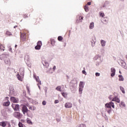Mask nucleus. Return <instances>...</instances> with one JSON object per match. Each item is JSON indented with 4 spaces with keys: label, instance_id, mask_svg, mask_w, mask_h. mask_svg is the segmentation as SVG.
Listing matches in <instances>:
<instances>
[{
    "label": "nucleus",
    "instance_id": "1",
    "mask_svg": "<svg viewBox=\"0 0 127 127\" xmlns=\"http://www.w3.org/2000/svg\"><path fill=\"white\" fill-rule=\"evenodd\" d=\"M112 107L113 109H115V104L113 102H110L105 104L106 110L108 114H110L112 112Z\"/></svg>",
    "mask_w": 127,
    "mask_h": 127
},
{
    "label": "nucleus",
    "instance_id": "2",
    "mask_svg": "<svg viewBox=\"0 0 127 127\" xmlns=\"http://www.w3.org/2000/svg\"><path fill=\"white\" fill-rule=\"evenodd\" d=\"M41 46H42V42L39 41L37 43V46L35 47V49H36V50H40V48H41Z\"/></svg>",
    "mask_w": 127,
    "mask_h": 127
},
{
    "label": "nucleus",
    "instance_id": "3",
    "mask_svg": "<svg viewBox=\"0 0 127 127\" xmlns=\"http://www.w3.org/2000/svg\"><path fill=\"white\" fill-rule=\"evenodd\" d=\"M27 37L26 36V34H25V33L21 34L20 36L21 41H22L23 42H24V41H26Z\"/></svg>",
    "mask_w": 127,
    "mask_h": 127
},
{
    "label": "nucleus",
    "instance_id": "4",
    "mask_svg": "<svg viewBox=\"0 0 127 127\" xmlns=\"http://www.w3.org/2000/svg\"><path fill=\"white\" fill-rule=\"evenodd\" d=\"M34 77L35 78L36 81L38 82V87L40 89V85H41V81L39 80V77L36 76L34 75Z\"/></svg>",
    "mask_w": 127,
    "mask_h": 127
},
{
    "label": "nucleus",
    "instance_id": "5",
    "mask_svg": "<svg viewBox=\"0 0 127 127\" xmlns=\"http://www.w3.org/2000/svg\"><path fill=\"white\" fill-rule=\"evenodd\" d=\"M22 112L23 115H25L26 113H28V109H27V107H26V106L25 105L23 106Z\"/></svg>",
    "mask_w": 127,
    "mask_h": 127
},
{
    "label": "nucleus",
    "instance_id": "6",
    "mask_svg": "<svg viewBox=\"0 0 127 127\" xmlns=\"http://www.w3.org/2000/svg\"><path fill=\"white\" fill-rule=\"evenodd\" d=\"M12 108L14 111H18L19 110V105L18 104H12Z\"/></svg>",
    "mask_w": 127,
    "mask_h": 127
},
{
    "label": "nucleus",
    "instance_id": "7",
    "mask_svg": "<svg viewBox=\"0 0 127 127\" xmlns=\"http://www.w3.org/2000/svg\"><path fill=\"white\" fill-rule=\"evenodd\" d=\"M13 115L14 117H15V118H17V119H19V118L21 117V114L18 112H15L13 114Z\"/></svg>",
    "mask_w": 127,
    "mask_h": 127
},
{
    "label": "nucleus",
    "instance_id": "8",
    "mask_svg": "<svg viewBox=\"0 0 127 127\" xmlns=\"http://www.w3.org/2000/svg\"><path fill=\"white\" fill-rule=\"evenodd\" d=\"M72 103L70 102H67L65 104L64 107L67 109L70 108L72 107Z\"/></svg>",
    "mask_w": 127,
    "mask_h": 127
},
{
    "label": "nucleus",
    "instance_id": "9",
    "mask_svg": "<svg viewBox=\"0 0 127 127\" xmlns=\"http://www.w3.org/2000/svg\"><path fill=\"white\" fill-rule=\"evenodd\" d=\"M111 76L112 77H114V76H115V75H116V69H115L114 67H112L111 69Z\"/></svg>",
    "mask_w": 127,
    "mask_h": 127
},
{
    "label": "nucleus",
    "instance_id": "10",
    "mask_svg": "<svg viewBox=\"0 0 127 127\" xmlns=\"http://www.w3.org/2000/svg\"><path fill=\"white\" fill-rule=\"evenodd\" d=\"M4 63H5V64H6L7 65H10V60H9V59H8V58H5L4 59Z\"/></svg>",
    "mask_w": 127,
    "mask_h": 127
},
{
    "label": "nucleus",
    "instance_id": "11",
    "mask_svg": "<svg viewBox=\"0 0 127 127\" xmlns=\"http://www.w3.org/2000/svg\"><path fill=\"white\" fill-rule=\"evenodd\" d=\"M9 92H10V94H14V88H13V86H12V85L10 86Z\"/></svg>",
    "mask_w": 127,
    "mask_h": 127
},
{
    "label": "nucleus",
    "instance_id": "12",
    "mask_svg": "<svg viewBox=\"0 0 127 127\" xmlns=\"http://www.w3.org/2000/svg\"><path fill=\"white\" fill-rule=\"evenodd\" d=\"M112 101V102H116L117 103H119L120 102V99H119V98L117 97L113 98Z\"/></svg>",
    "mask_w": 127,
    "mask_h": 127
},
{
    "label": "nucleus",
    "instance_id": "13",
    "mask_svg": "<svg viewBox=\"0 0 127 127\" xmlns=\"http://www.w3.org/2000/svg\"><path fill=\"white\" fill-rule=\"evenodd\" d=\"M10 101L13 103H18L17 99H15V97H11L10 98Z\"/></svg>",
    "mask_w": 127,
    "mask_h": 127
},
{
    "label": "nucleus",
    "instance_id": "14",
    "mask_svg": "<svg viewBox=\"0 0 127 127\" xmlns=\"http://www.w3.org/2000/svg\"><path fill=\"white\" fill-rule=\"evenodd\" d=\"M20 75H21V76H24V68H21L20 69Z\"/></svg>",
    "mask_w": 127,
    "mask_h": 127
},
{
    "label": "nucleus",
    "instance_id": "15",
    "mask_svg": "<svg viewBox=\"0 0 127 127\" xmlns=\"http://www.w3.org/2000/svg\"><path fill=\"white\" fill-rule=\"evenodd\" d=\"M17 78L19 80V81H21L22 82V80L23 79V77H21L19 74H17Z\"/></svg>",
    "mask_w": 127,
    "mask_h": 127
},
{
    "label": "nucleus",
    "instance_id": "16",
    "mask_svg": "<svg viewBox=\"0 0 127 127\" xmlns=\"http://www.w3.org/2000/svg\"><path fill=\"white\" fill-rule=\"evenodd\" d=\"M43 65H44V66H45V67H46L47 68V67L49 66V64L46 61H44Z\"/></svg>",
    "mask_w": 127,
    "mask_h": 127
},
{
    "label": "nucleus",
    "instance_id": "17",
    "mask_svg": "<svg viewBox=\"0 0 127 127\" xmlns=\"http://www.w3.org/2000/svg\"><path fill=\"white\" fill-rule=\"evenodd\" d=\"M28 108H29V110H31V111H34L35 110L36 108L35 107H32L30 105H27Z\"/></svg>",
    "mask_w": 127,
    "mask_h": 127
},
{
    "label": "nucleus",
    "instance_id": "18",
    "mask_svg": "<svg viewBox=\"0 0 127 127\" xmlns=\"http://www.w3.org/2000/svg\"><path fill=\"white\" fill-rule=\"evenodd\" d=\"M120 107L121 108L126 107V104H125V102L121 101V104L119 105Z\"/></svg>",
    "mask_w": 127,
    "mask_h": 127
},
{
    "label": "nucleus",
    "instance_id": "19",
    "mask_svg": "<svg viewBox=\"0 0 127 127\" xmlns=\"http://www.w3.org/2000/svg\"><path fill=\"white\" fill-rule=\"evenodd\" d=\"M4 49H5L4 47L2 45L0 44V50L1 51H4Z\"/></svg>",
    "mask_w": 127,
    "mask_h": 127
},
{
    "label": "nucleus",
    "instance_id": "20",
    "mask_svg": "<svg viewBox=\"0 0 127 127\" xmlns=\"http://www.w3.org/2000/svg\"><path fill=\"white\" fill-rule=\"evenodd\" d=\"M10 104V102L9 101L3 103V106H5V107H7L9 106Z\"/></svg>",
    "mask_w": 127,
    "mask_h": 127
},
{
    "label": "nucleus",
    "instance_id": "21",
    "mask_svg": "<svg viewBox=\"0 0 127 127\" xmlns=\"http://www.w3.org/2000/svg\"><path fill=\"white\" fill-rule=\"evenodd\" d=\"M51 44L53 46H54V45H55V40H54V39H51Z\"/></svg>",
    "mask_w": 127,
    "mask_h": 127
},
{
    "label": "nucleus",
    "instance_id": "22",
    "mask_svg": "<svg viewBox=\"0 0 127 127\" xmlns=\"http://www.w3.org/2000/svg\"><path fill=\"white\" fill-rule=\"evenodd\" d=\"M84 8L85 11H89V6H88V5H85V6H84Z\"/></svg>",
    "mask_w": 127,
    "mask_h": 127
},
{
    "label": "nucleus",
    "instance_id": "23",
    "mask_svg": "<svg viewBox=\"0 0 127 127\" xmlns=\"http://www.w3.org/2000/svg\"><path fill=\"white\" fill-rule=\"evenodd\" d=\"M119 81H124V80H125V79L124 78V77L122 75H119Z\"/></svg>",
    "mask_w": 127,
    "mask_h": 127
},
{
    "label": "nucleus",
    "instance_id": "24",
    "mask_svg": "<svg viewBox=\"0 0 127 127\" xmlns=\"http://www.w3.org/2000/svg\"><path fill=\"white\" fill-rule=\"evenodd\" d=\"M93 27H94V22H92L90 24L89 28L90 29H93Z\"/></svg>",
    "mask_w": 127,
    "mask_h": 127
},
{
    "label": "nucleus",
    "instance_id": "25",
    "mask_svg": "<svg viewBox=\"0 0 127 127\" xmlns=\"http://www.w3.org/2000/svg\"><path fill=\"white\" fill-rule=\"evenodd\" d=\"M79 87L84 88V82L80 81L79 83Z\"/></svg>",
    "mask_w": 127,
    "mask_h": 127
},
{
    "label": "nucleus",
    "instance_id": "26",
    "mask_svg": "<svg viewBox=\"0 0 127 127\" xmlns=\"http://www.w3.org/2000/svg\"><path fill=\"white\" fill-rule=\"evenodd\" d=\"M120 90L123 94H126V91H125V88H124V87L120 86Z\"/></svg>",
    "mask_w": 127,
    "mask_h": 127
},
{
    "label": "nucleus",
    "instance_id": "27",
    "mask_svg": "<svg viewBox=\"0 0 127 127\" xmlns=\"http://www.w3.org/2000/svg\"><path fill=\"white\" fill-rule=\"evenodd\" d=\"M6 35H7L8 36H10V35H12L11 34V32H10L9 31H7L6 32Z\"/></svg>",
    "mask_w": 127,
    "mask_h": 127
},
{
    "label": "nucleus",
    "instance_id": "28",
    "mask_svg": "<svg viewBox=\"0 0 127 127\" xmlns=\"http://www.w3.org/2000/svg\"><path fill=\"white\" fill-rule=\"evenodd\" d=\"M27 124H29V125H32V122H31V120L29 119H27Z\"/></svg>",
    "mask_w": 127,
    "mask_h": 127
},
{
    "label": "nucleus",
    "instance_id": "29",
    "mask_svg": "<svg viewBox=\"0 0 127 127\" xmlns=\"http://www.w3.org/2000/svg\"><path fill=\"white\" fill-rule=\"evenodd\" d=\"M101 44L102 46H105V45H106V41H105L104 40H101Z\"/></svg>",
    "mask_w": 127,
    "mask_h": 127
},
{
    "label": "nucleus",
    "instance_id": "30",
    "mask_svg": "<svg viewBox=\"0 0 127 127\" xmlns=\"http://www.w3.org/2000/svg\"><path fill=\"white\" fill-rule=\"evenodd\" d=\"M56 90H57V91H59L60 92H62V89L61 88V86H58L57 87Z\"/></svg>",
    "mask_w": 127,
    "mask_h": 127
},
{
    "label": "nucleus",
    "instance_id": "31",
    "mask_svg": "<svg viewBox=\"0 0 127 127\" xmlns=\"http://www.w3.org/2000/svg\"><path fill=\"white\" fill-rule=\"evenodd\" d=\"M100 16L101 17H104L105 16V13L104 12H99Z\"/></svg>",
    "mask_w": 127,
    "mask_h": 127
},
{
    "label": "nucleus",
    "instance_id": "32",
    "mask_svg": "<svg viewBox=\"0 0 127 127\" xmlns=\"http://www.w3.org/2000/svg\"><path fill=\"white\" fill-rule=\"evenodd\" d=\"M26 89L27 90L28 94H29V95H30V89H29V86H27Z\"/></svg>",
    "mask_w": 127,
    "mask_h": 127
},
{
    "label": "nucleus",
    "instance_id": "33",
    "mask_svg": "<svg viewBox=\"0 0 127 127\" xmlns=\"http://www.w3.org/2000/svg\"><path fill=\"white\" fill-rule=\"evenodd\" d=\"M62 96L64 97V98H66L67 97V94L65 92H62L61 93Z\"/></svg>",
    "mask_w": 127,
    "mask_h": 127
},
{
    "label": "nucleus",
    "instance_id": "34",
    "mask_svg": "<svg viewBox=\"0 0 127 127\" xmlns=\"http://www.w3.org/2000/svg\"><path fill=\"white\" fill-rule=\"evenodd\" d=\"M83 88H84V87H79V94H82V92L83 91Z\"/></svg>",
    "mask_w": 127,
    "mask_h": 127
},
{
    "label": "nucleus",
    "instance_id": "35",
    "mask_svg": "<svg viewBox=\"0 0 127 127\" xmlns=\"http://www.w3.org/2000/svg\"><path fill=\"white\" fill-rule=\"evenodd\" d=\"M58 40H59V41H62V40H63V38L62 36H59Z\"/></svg>",
    "mask_w": 127,
    "mask_h": 127
},
{
    "label": "nucleus",
    "instance_id": "36",
    "mask_svg": "<svg viewBox=\"0 0 127 127\" xmlns=\"http://www.w3.org/2000/svg\"><path fill=\"white\" fill-rule=\"evenodd\" d=\"M18 127H23V124H22V123L19 122L18 123Z\"/></svg>",
    "mask_w": 127,
    "mask_h": 127
},
{
    "label": "nucleus",
    "instance_id": "37",
    "mask_svg": "<svg viewBox=\"0 0 127 127\" xmlns=\"http://www.w3.org/2000/svg\"><path fill=\"white\" fill-rule=\"evenodd\" d=\"M23 17L24 18H27V17H28V15H27V14H23Z\"/></svg>",
    "mask_w": 127,
    "mask_h": 127
},
{
    "label": "nucleus",
    "instance_id": "38",
    "mask_svg": "<svg viewBox=\"0 0 127 127\" xmlns=\"http://www.w3.org/2000/svg\"><path fill=\"white\" fill-rule=\"evenodd\" d=\"M83 18H84V17H83L82 16H79V20H80V22H82V19H83Z\"/></svg>",
    "mask_w": 127,
    "mask_h": 127
},
{
    "label": "nucleus",
    "instance_id": "39",
    "mask_svg": "<svg viewBox=\"0 0 127 127\" xmlns=\"http://www.w3.org/2000/svg\"><path fill=\"white\" fill-rule=\"evenodd\" d=\"M42 104L43 105V106H45V105H46V101H43L42 102Z\"/></svg>",
    "mask_w": 127,
    "mask_h": 127
},
{
    "label": "nucleus",
    "instance_id": "40",
    "mask_svg": "<svg viewBox=\"0 0 127 127\" xmlns=\"http://www.w3.org/2000/svg\"><path fill=\"white\" fill-rule=\"evenodd\" d=\"M58 103H59V100H55V104H58Z\"/></svg>",
    "mask_w": 127,
    "mask_h": 127
},
{
    "label": "nucleus",
    "instance_id": "41",
    "mask_svg": "<svg viewBox=\"0 0 127 127\" xmlns=\"http://www.w3.org/2000/svg\"><path fill=\"white\" fill-rule=\"evenodd\" d=\"M95 75H96V77H99V76H100V73H98V72H96L95 73Z\"/></svg>",
    "mask_w": 127,
    "mask_h": 127
},
{
    "label": "nucleus",
    "instance_id": "42",
    "mask_svg": "<svg viewBox=\"0 0 127 127\" xmlns=\"http://www.w3.org/2000/svg\"><path fill=\"white\" fill-rule=\"evenodd\" d=\"M82 73L87 75V72H86V71H85V70H82Z\"/></svg>",
    "mask_w": 127,
    "mask_h": 127
},
{
    "label": "nucleus",
    "instance_id": "43",
    "mask_svg": "<svg viewBox=\"0 0 127 127\" xmlns=\"http://www.w3.org/2000/svg\"><path fill=\"white\" fill-rule=\"evenodd\" d=\"M9 51H10V52H12V49H11L10 47L9 48Z\"/></svg>",
    "mask_w": 127,
    "mask_h": 127
},
{
    "label": "nucleus",
    "instance_id": "44",
    "mask_svg": "<svg viewBox=\"0 0 127 127\" xmlns=\"http://www.w3.org/2000/svg\"><path fill=\"white\" fill-rule=\"evenodd\" d=\"M53 69L54 71H55V70H56V66H54L53 68Z\"/></svg>",
    "mask_w": 127,
    "mask_h": 127
},
{
    "label": "nucleus",
    "instance_id": "45",
    "mask_svg": "<svg viewBox=\"0 0 127 127\" xmlns=\"http://www.w3.org/2000/svg\"><path fill=\"white\" fill-rule=\"evenodd\" d=\"M86 5H91V2H87V4H86Z\"/></svg>",
    "mask_w": 127,
    "mask_h": 127
},
{
    "label": "nucleus",
    "instance_id": "46",
    "mask_svg": "<svg viewBox=\"0 0 127 127\" xmlns=\"http://www.w3.org/2000/svg\"><path fill=\"white\" fill-rule=\"evenodd\" d=\"M21 123H24L25 122V121L24 120H21Z\"/></svg>",
    "mask_w": 127,
    "mask_h": 127
},
{
    "label": "nucleus",
    "instance_id": "47",
    "mask_svg": "<svg viewBox=\"0 0 127 127\" xmlns=\"http://www.w3.org/2000/svg\"><path fill=\"white\" fill-rule=\"evenodd\" d=\"M15 47L16 48L17 47V45H15Z\"/></svg>",
    "mask_w": 127,
    "mask_h": 127
},
{
    "label": "nucleus",
    "instance_id": "48",
    "mask_svg": "<svg viewBox=\"0 0 127 127\" xmlns=\"http://www.w3.org/2000/svg\"><path fill=\"white\" fill-rule=\"evenodd\" d=\"M36 22L37 23H39V21H37Z\"/></svg>",
    "mask_w": 127,
    "mask_h": 127
},
{
    "label": "nucleus",
    "instance_id": "49",
    "mask_svg": "<svg viewBox=\"0 0 127 127\" xmlns=\"http://www.w3.org/2000/svg\"><path fill=\"white\" fill-rule=\"evenodd\" d=\"M15 27H17V26H14V28H15Z\"/></svg>",
    "mask_w": 127,
    "mask_h": 127
},
{
    "label": "nucleus",
    "instance_id": "50",
    "mask_svg": "<svg viewBox=\"0 0 127 127\" xmlns=\"http://www.w3.org/2000/svg\"><path fill=\"white\" fill-rule=\"evenodd\" d=\"M119 73H120V74H122V72H121V71H119Z\"/></svg>",
    "mask_w": 127,
    "mask_h": 127
},
{
    "label": "nucleus",
    "instance_id": "51",
    "mask_svg": "<svg viewBox=\"0 0 127 127\" xmlns=\"http://www.w3.org/2000/svg\"><path fill=\"white\" fill-rule=\"evenodd\" d=\"M39 20V19H37V20Z\"/></svg>",
    "mask_w": 127,
    "mask_h": 127
},
{
    "label": "nucleus",
    "instance_id": "52",
    "mask_svg": "<svg viewBox=\"0 0 127 127\" xmlns=\"http://www.w3.org/2000/svg\"><path fill=\"white\" fill-rule=\"evenodd\" d=\"M109 99H111V97H109Z\"/></svg>",
    "mask_w": 127,
    "mask_h": 127
}]
</instances>
